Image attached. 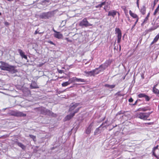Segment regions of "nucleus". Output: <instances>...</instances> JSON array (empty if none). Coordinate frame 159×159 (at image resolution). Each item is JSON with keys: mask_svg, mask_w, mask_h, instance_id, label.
Here are the masks:
<instances>
[{"mask_svg": "<svg viewBox=\"0 0 159 159\" xmlns=\"http://www.w3.org/2000/svg\"><path fill=\"white\" fill-rule=\"evenodd\" d=\"M151 112L144 113V112H138L136 114L137 117L140 118L143 120H147Z\"/></svg>", "mask_w": 159, "mask_h": 159, "instance_id": "nucleus-1", "label": "nucleus"}, {"mask_svg": "<svg viewBox=\"0 0 159 159\" xmlns=\"http://www.w3.org/2000/svg\"><path fill=\"white\" fill-rule=\"evenodd\" d=\"M1 63L2 65L9 69L11 72L15 73L17 71L15 69V66L9 65L8 64L2 62H1Z\"/></svg>", "mask_w": 159, "mask_h": 159, "instance_id": "nucleus-2", "label": "nucleus"}, {"mask_svg": "<svg viewBox=\"0 0 159 159\" xmlns=\"http://www.w3.org/2000/svg\"><path fill=\"white\" fill-rule=\"evenodd\" d=\"M79 25L82 27H87L89 26H92L93 24L89 23L87 20L86 18H84L80 22Z\"/></svg>", "mask_w": 159, "mask_h": 159, "instance_id": "nucleus-3", "label": "nucleus"}, {"mask_svg": "<svg viewBox=\"0 0 159 159\" xmlns=\"http://www.w3.org/2000/svg\"><path fill=\"white\" fill-rule=\"evenodd\" d=\"M81 107H79L77 109H75L74 112L72 113H70L69 115H67L65 117V120H69L71 119L75 115V114L77 113L80 109V108Z\"/></svg>", "mask_w": 159, "mask_h": 159, "instance_id": "nucleus-4", "label": "nucleus"}, {"mask_svg": "<svg viewBox=\"0 0 159 159\" xmlns=\"http://www.w3.org/2000/svg\"><path fill=\"white\" fill-rule=\"evenodd\" d=\"M41 112L42 113L48 116H54V113L50 111L43 107L41 108Z\"/></svg>", "mask_w": 159, "mask_h": 159, "instance_id": "nucleus-5", "label": "nucleus"}, {"mask_svg": "<svg viewBox=\"0 0 159 159\" xmlns=\"http://www.w3.org/2000/svg\"><path fill=\"white\" fill-rule=\"evenodd\" d=\"M116 33L117 34V43H119L120 42V40L121 38V32L120 30L118 28H116L115 29Z\"/></svg>", "mask_w": 159, "mask_h": 159, "instance_id": "nucleus-6", "label": "nucleus"}, {"mask_svg": "<svg viewBox=\"0 0 159 159\" xmlns=\"http://www.w3.org/2000/svg\"><path fill=\"white\" fill-rule=\"evenodd\" d=\"M51 13L49 12H44L41 13L39 15V17L41 19H48L50 17Z\"/></svg>", "mask_w": 159, "mask_h": 159, "instance_id": "nucleus-7", "label": "nucleus"}, {"mask_svg": "<svg viewBox=\"0 0 159 159\" xmlns=\"http://www.w3.org/2000/svg\"><path fill=\"white\" fill-rule=\"evenodd\" d=\"M111 63V61L110 60L107 61L105 63L99 66V68L102 69V70H103L106 68Z\"/></svg>", "mask_w": 159, "mask_h": 159, "instance_id": "nucleus-8", "label": "nucleus"}, {"mask_svg": "<svg viewBox=\"0 0 159 159\" xmlns=\"http://www.w3.org/2000/svg\"><path fill=\"white\" fill-rule=\"evenodd\" d=\"M80 104L79 103H72L70 106L69 111H71L74 110Z\"/></svg>", "mask_w": 159, "mask_h": 159, "instance_id": "nucleus-9", "label": "nucleus"}, {"mask_svg": "<svg viewBox=\"0 0 159 159\" xmlns=\"http://www.w3.org/2000/svg\"><path fill=\"white\" fill-rule=\"evenodd\" d=\"M11 115L17 116H26V114L20 111L14 112Z\"/></svg>", "mask_w": 159, "mask_h": 159, "instance_id": "nucleus-10", "label": "nucleus"}, {"mask_svg": "<svg viewBox=\"0 0 159 159\" xmlns=\"http://www.w3.org/2000/svg\"><path fill=\"white\" fill-rule=\"evenodd\" d=\"M117 12V11H116L114 10H111L108 12V16H111L114 17L116 15Z\"/></svg>", "mask_w": 159, "mask_h": 159, "instance_id": "nucleus-11", "label": "nucleus"}, {"mask_svg": "<svg viewBox=\"0 0 159 159\" xmlns=\"http://www.w3.org/2000/svg\"><path fill=\"white\" fill-rule=\"evenodd\" d=\"M93 70L94 76H95V75L103 71L102 70V69H101V68H99V67Z\"/></svg>", "mask_w": 159, "mask_h": 159, "instance_id": "nucleus-12", "label": "nucleus"}, {"mask_svg": "<svg viewBox=\"0 0 159 159\" xmlns=\"http://www.w3.org/2000/svg\"><path fill=\"white\" fill-rule=\"evenodd\" d=\"M18 51L22 58H24L26 59H27V56L25 54V52H23L21 49H19Z\"/></svg>", "mask_w": 159, "mask_h": 159, "instance_id": "nucleus-13", "label": "nucleus"}, {"mask_svg": "<svg viewBox=\"0 0 159 159\" xmlns=\"http://www.w3.org/2000/svg\"><path fill=\"white\" fill-rule=\"evenodd\" d=\"M138 97L139 98H141L142 97H144L145 98V99L146 101H148L150 100V98L147 95H146L144 93H140L138 95Z\"/></svg>", "mask_w": 159, "mask_h": 159, "instance_id": "nucleus-14", "label": "nucleus"}, {"mask_svg": "<svg viewBox=\"0 0 159 159\" xmlns=\"http://www.w3.org/2000/svg\"><path fill=\"white\" fill-rule=\"evenodd\" d=\"M93 125L92 123L90 124L89 127L87 128L85 131V133L87 134H89L91 131V129Z\"/></svg>", "mask_w": 159, "mask_h": 159, "instance_id": "nucleus-15", "label": "nucleus"}, {"mask_svg": "<svg viewBox=\"0 0 159 159\" xmlns=\"http://www.w3.org/2000/svg\"><path fill=\"white\" fill-rule=\"evenodd\" d=\"M84 72V73H85V74H86L85 75L87 76H94L93 70H92L91 71H85Z\"/></svg>", "mask_w": 159, "mask_h": 159, "instance_id": "nucleus-16", "label": "nucleus"}, {"mask_svg": "<svg viewBox=\"0 0 159 159\" xmlns=\"http://www.w3.org/2000/svg\"><path fill=\"white\" fill-rule=\"evenodd\" d=\"M102 124L100 125V126L98 128L96 129L95 131L94 132V135H97L98 134L101 133V130L100 129L102 127Z\"/></svg>", "mask_w": 159, "mask_h": 159, "instance_id": "nucleus-17", "label": "nucleus"}, {"mask_svg": "<svg viewBox=\"0 0 159 159\" xmlns=\"http://www.w3.org/2000/svg\"><path fill=\"white\" fill-rule=\"evenodd\" d=\"M54 36L58 39H61L62 37V35L59 32H57L56 33L54 34Z\"/></svg>", "mask_w": 159, "mask_h": 159, "instance_id": "nucleus-18", "label": "nucleus"}, {"mask_svg": "<svg viewBox=\"0 0 159 159\" xmlns=\"http://www.w3.org/2000/svg\"><path fill=\"white\" fill-rule=\"evenodd\" d=\"M17 145L20 147L22 149L25 150L26 148V147L22 143L20 142L17 143Z\"/></svg>", "mask_w": 159, "mask_h": 159, "instance_id": "nucleus-19", "label": "nucleus"}, {"mask_svg": "<svg viewBox=\"0 0 159 159\" xmlns=\"http://www.w3.org/2000/svg\"><path fill=\"white\" fill-rule=\"evenodd\" d=\"M129 13L130 15L132 16L134 18H136V19H137V18H139L138 17V16L137 15H136V14L134 13H133L132 11L130 10L129 11Z\"/></svg>", "mask_w": 159, "mask_h": 159, "instance_id": "nucleus-20", "label": "nucleus"}, {"mask_svg": "<svg viewBox=\"0 0 159 159\" xmlns=\"http://www.w3.org/2000/svg\"><path fill=\"white\" fill-rule=\"evenodd\" d=\"M146 7L144 6H143L141 9V12L142 14L144 15L146 12Z\"/></svg>", "mask_w": 159, "mask_h": 159, "instance_id": "nucleus-21", "label": "nucleus"}, {"mask_svg": "<svg viewBox=\"0 0 159 159\" xmlns=\"http://www.w3.org/2000/svg\"><path fill=\"white\" fill-rule=\"evenodd\" d=\"M105 87L108 88H110V89H112V88H114L115 87V85H109L108 84H106L105 85Z\"/></svg>", "mask_w": 159, "mask_h": 159, "instance_id": "nucleus-22", "label": "nucleus"}, {"mask_svg": "<svg viewBox=\"0 0 159 159\" xmlns=\"http://www.w3.org/2000/svg\"><path fill=\"white\" fill-rule=\"evenodd\" d=\"M149 15H150V13H149L147 15V16L145 18V19H144V20H143V24H145L146 23L148 19V18L149 17Z\"/></svg>", "mask_w": 159, "mask_h": 159, "instance_id": "nucleus-23", "label": "nucleus"}, {"mask_svg": "<svg viewBox=\"0 0 159 159\" xmlns=\"http://www.w3.org/2000/svg\"><path fill=\"white\" fill-rule=\"evenodd\" d=\"M0 68L2 70H7L10 72V70L9 69L6 68L5 67L3 66L2 65L0 66Z\"/></svg>", "mask_w": 159, "mask_h": 159, "instance_id": "nucleus-24", "label": "nucleus"}, {"mask_svg": "<svg viewBox=\"0 0 159 159\" xmlns=\"http://www.w3.org/2000/svg\"><path fill=\"white\" fill-rule=\"evenodd\" d=\"M70 84V83L69 81L66 82L62 84V87H65L67 86L68 85H69Z\"/></svg>", "mask_w": 159, "mask_h": 159, "instance_id": "nucleus-25", "label": "nucleus"}, {"mask_svg": "<svg viewBox=\"0 0 159 159\" xmlns=\"http://www.w3.org/2000/svg\"><path fill=\"white\" fill-rule=\"evenodd\" d=\"M153 91L155 94H159V90L158 89L155 88V87L153 88Z\"/></svg>", "mask_w": 159, "mask_h": 159, "instance_id": "nucleus-26", "label": "nucleus"}, {"mask_svg": "<svg viewBox=\"0 0 159 159\" xmlns=\"http://www.w3.org/2000/svg\"><path fill=\"white\" fill-rule=\"evenodd\" d=\"M76 81L77 82H85V80H84L83 79H80V78H78L76 77Z\"/></svg>", "mask_w": 159, "mask_h": 159, "instance_id": "nucleus-27", "label": "nucleus"}, {"mask_svg": "<svg viewBox=\"0 0 159 159\" xmlns=\"http://www.w3.org/2000/svg\"><path fill=\"white\" fill-rule=\"evenodd\" d=\"M76 77H73L72 78H70L69 80V82H70V83L71 84L72 82H75L76 81Z\"/></svg>", "mask_w": 159, "mask_h": 159, "instance_id": "nucleus-28", "label": "nucleus"}, {"mask_svg": "<svg viewBox=\"0 0 159 159\" xmlns=\"http://www.w3.org/2000/svg\"><path fill=\"white\" fill-rule=\"evenodd\" d=\"M159 39V33L157 34L155 37L154 39V42H156L158 41Z\"/></svg>", "mask_w": 159, "mask_h": 159, "instance_id": "nucleus-29", "label": "nucleus"}, {"mask_svg": "<svg viewBox=\"0 0 159 159\" xmlns=\"http://www.w3.org/2000/svg\"><path fill=\"white\" fill-rule=\"evenodd\" d=\"M105 4V2H102L101 4L98 5L96 7H102V6L104 5Z\"/></svg>", "mask_w": 159, "mask_h": 159, "instance_id": "nucleus-30", "label": "nucleus"}, {"mask_svg": "<svg viewBox=\"0 0 159 159\" xmlns=\"http://www.w3.org/2000/svg\"><path fill=\"white\" fill-rule=\"evenodd\" d=\"M39 30H38V29H37L35 32L34 33V34H42V33H43V32H41V33H39Z\"/></svg>", "mask_w": 159, "mask_h": 159, "instance_id": "nucleus-31", "label": "nucleus"}, {"mask_svg": "<svg viewBox=\"0 0 159 159\" xmlns=\"http://www.w3.org/2000/svg\"><path fill=\"white\" fill-rule=\"evenodd\" d=\"M30 137L32 139L34 140L36 138V137L35 136L32 135H29Z\"/></svg>", "mask_w": 159, "mask_h": 159, "instance_id": "nucleus-32", "label": "nucleus"}, {"mask_svg": "<svg viewBox=\"0 0 159 159\" xmlns=\"http://www.w3.org/2000/svg\"><path fill=\"white\" fill-rule=\"evenodd\" d=\"M30 87L32 89H35L37 88L36 86L33 85L32 84L30 85Z\"/></svg>", "mask_w": 159, "mask_h": 159, "instance_id": "nucleus-33", "label": "nucleus"}, {"mask_svg": "<svg viewBox=\"0 0 159 159\" xmlns=\"http://www.w3.org/2000/svg\"><path fill=\"white\" fill-rule=\"evenodd\" d=\"M133 101V99L132 98H130L129 99V101L130 102H132Z\"/></svg>", "mask_w": 159, "mask_h": 159, "instance_id": "nucleus-34", "label": "nucleus"}, {"mask_svg": "<svg viewBox=\"0 0 159 159\" xmlns=\"http://www.w3.org/2000/svg\"><path fill=\"white\" fill-rule=\"evenodd\" d=\"M58 72L59 73H62L63 72V70H58Z\"/></svg>", "mask_w": 159, "mask_h": 159, "instance_id": "nucleus-35", "label": "nucleus"}, {"mask_svg": "<svg viewBox=\"0 0 159 159\" xmlns=\"http://www.w3.org/2000/svg\"><path fill=\"white\" fill-rule=\"evenodd\" d=\"M141 111H146L147 110V109H146L145 108H142L140 110Z\"/></svg>", "mask_w": 159, "mask_h": 159, "instance_id": "nucleus-36", "label": "nucleus"}, {"mask_svg": "<svg viewBox=\"0 0 159 159\" xmlns=\"http://www.w3.org/2000/svg\"><path fill=\"white\" fill-rule=\"evenodd\" d=\"M66 39L68 42H72V41L71 40L69 39L68 38H66Z\"/></svg>", "mask_w": 159, "mask_h": 159, "instance_id": "nucleus-37", "label": "nucleus"}, {"mask_svg": "<svg viewBox=\"0 0 159 159\" xmlns=\"http://www.w3.org/2000/svg\"><path fill=\"white\" fill-rule=\"evenodd\" d=\"M66 89H65V90H63V91H59V92H58V93H63V92H65L66 91Z\"/></svg>", "mask_w": 159, "mask_h": 159, "instance_id": "nucleus-38", "label": "nucleus"}, {"mask_svg": "<svg viewBox=\"0 0 159 159\" xmlns=\"http://www.w3.org/2000/svg\"><path fill=\"white\" fill-rule=\"evenodd\" d=\"M153 154L154 155V156L156 157L157 158H158V157L159 158V156H158H158H157V155H156V154H155L154 152H153Z\"/></svg>", "mask_w": 159, "mask_h": 159, "instance_id": "nucleus-39", "label": "nucleus"}, {"mask_svg": "<svg viewBox=\"0 0 159 159\" xmlns=\"http://www.w3.org/2000/svg\"><path fill=\"white\" fill-rule=\"evenodd\" d=\"M147 124H148V125H151L153 124V122H150V123H147Z\"/></svg>", "mask_w": 159, "mask_h": 159, "instance_id": "nucleus-40", "label": "nucleus"}, {"mask_svg": "<svg viewBox=\"0 0 159 159\" xmlns=\"http://www.w3.org/2000/svg\"><path fill=\"white\" fill-rule=\"evenodd\" d=\"M49 43H50L52 44H54V43L52 41H51L49 42Z\"/></svg>", "mask_w": 159, "mask_h": 159, "instance_id": "nucleus-41", "label": "nucleus"}, {"mask_svg": "<svg viewBox=\"0 0 159 159\" xmlns=\"http://www.w3.org/2000/svg\"><path fill=\"white\" fill-rule=\"evenodd\" d=\"M138 20H139V18L137 19L135 21V24H135V25H136V23H137V22L138 21Z\"/></svg>", "mask_w": 159, "mask_h": 159, "instance_id": "nucleus-42", "label": "nucleus"}, {"mask_svg": "<svg viewBox=\"0 0 159 159\" xmlns=\"http://www.w3.org/2000/svg\"><path fill=\"white\" fill-rule=\"evenodd\" d=\"M156 43V42H154V40H153V41L151 43V45L152 44H153V43Z\"/></svg>", "mask_w": 159, "mask_h": 159, "instance_id": "nucleus-43", "label": "nucleus"}, {"mask_svg": "<svg viewBox=\"0 0 159 159\" xmlns=\"http://www.w3.org/2000/svg\"><path fill=\"white\" fill-rule=\"evenodd\" d=\"M157 2H156V1H155L154 2V6H153V7H154V6L156 4V3H157Z\"/></svg>", "mask_w": 159, "mask_h": 159, "instance_id": "nucleus-44", "label": "nucleus"}, {"mask_svg": "<svg viewBox=\"0 0 159 159\" xmlns=\"http://www.w3.org/2000/svg\"><path fill=\"white\" fill-rule=\"evenodd\" d=\"M158 148V145H157V146H156V147H154V149H157Z\"/></svg>", "mask_w": 159, "mask_h": 159, "instance_id": "nucleus-45", "label": "nucleus"}, {"mask_svg": "<svg viewBox=\"0 0 159 159\" xmlns=\"http://www.w3.org/2000/svg\"><path fill=\"white\" fill-rule=\"evenodd\" d=\"M157 85H158V84H156L153 87H155V88H156V87L157 86Z\"/></svg>", "mask_w": 159, "mask_h": 159, "instance_id": "nucleus-46", "label": "nucleus"}, {"mask_svg": "<svg viewBox=\"0 0 159 159\" xmlns=\"http://www.w3.org/2000/svg\"><path fill=\"white\" fill-rule=\"evenodd\" d=\"M135 24H134L132 26V28H131V30H132L133 29V28L135 26Z\"/></svg>", "mask_w": 159, "mask_h": 159, "instance_id": "nucleus-47", "label": "nucleus"}, {"mask_svg": "<svg viewBox=\"0 0 159 159\" xmlns=\"http://www.w3.org/2000/svg\"><path fill=\"white\" fill-rule=\"evenodd\" d=\"M53 31L56 33L58 32L57 31H56L54 29L53 30Z\"/></svg>", "mask_w": 159, "mask_h": 159, "instance_id": "nucleus-48", "label": "nucleus"}, {"mask_svg": "<svg viewBox=\"0 0 159 159\" xmlns=\"http://www.w3.org/2000/svg\"><path fill=\"white\" fill-rule=\"evenodd\" d=\"M137 101H136V102H135V103L133 105H135L136 104V103H137Z\"/></svg>", "mask_w": 159, "mask_h": 159, "instance_id": "nucleus-49", "label": "nucleus"}, {"mask_svg": "<svg viewBox=\"0 0 159 159\" xmlns=\"http://www.w3.org/2000/svg\"><path fill=\"white\" fill-rule=\"evenodd\" d=\"M138 0H137V4L138 7H139Z\"/></svg>", "mask_w": 159, "mask_h": 159, "instance_id": "nucleus-50", "label": "nucleus"}, {"mask_svg": "<svg viewBox=\"0 0 159 159\" xmlns=\"http://www.w3.org/2000/svg\"><path fill=\"white\" fill-rule=\"evenodd\" d=\"M120 49H121V46L120 45H119V49H120Z\"/></svg>", "mask_w": 159, "mask_h": 159, "instance_id": "nucleus-51", "label": "nucleus"}, {"mask_svg": "<svg viewBox=\"0 0 159 159\" xmlns=\"http://www.w3.org/2000/svg\"><path fill=\"white\" fill-rule=\"evenodd\" d=\"M117 13L118 14V16H120V13L118 12H117Z\"/></svg>", "mask_w": 159, "mask_h": 159, "instance_id": "nucleus-52", "label": "nucleus"}, {"mask_svg": "<svg viewBox=\"0 0 159 159\" xmlns=\"http://www.w3.org/2000/svg\"><path fill=\"white\" fill-rule=\"evenodd\" d=\"M5 24L6 25H8V23L7 22H6L5 23Z\"/></svg>", "mask_w": 159, "mask_h": 159, "instance_id": "nucleus-53", "label": "nucleus"}, {"mask_svg": "<svg viewBox=\"0 0 159 159\" xmlns=\"http://www.w3.org/2000/svg\"><path fill=\"white\" fill-rule=\"evenodd\" d=\"M159 0H155V1H156V2H158Z\"/></svg>", "mask_w": 159, "mask_h": 159, "instance_id": "nucleus-54", "label": "nucleus"}, {"mask_svg": "<svg viewBox=\"0 0 159 159\" xmlns=\"http://www.w3.org/2000/svg\"><path fill=\"white\" fill-rule=\"evenodd\" d=\"M7 0L8 1H13V0Z\"/></svg>", "mask_w": 159, "mask_h": 159, "instance_id": "nucleus-55", "label": "nucleus"}, {"mask_svg": "<svg viewBox=\"0 0 159 159\" xmlns=\"http://www.w3.org/2000/svg\"><path fill=\"white\" fill-rule=\"evenodd\" d=\"M119 92H118V93H117V94H118V95H119Z\"/></svg>", "mask_w": 159, "mask_h": 159, "instance_id": "nucleus-56", "label": "nucleus"}, {"mask_svg": "<svg viewBox=\"0 0 159 159\" xmlns=\"http://www.w3.org/2000/svg\"><path fill=\"white\" fill-rule=\"evenodd\" d=\"M147 120H150V119H148Z\"/></svg>", "mask_w": 159, "mask_h": 159, "instance_id": "nucleus-57", "label": "nucleus"}, {"mask_svg": "<svg viewBox=\"0 0 159 159\" xmlns=\"http://www.w3.org/2000/svg\"><path fill=\"white\" fill-rule=\"evenodd\" d=\"M1 15V12H0V15Z\"/></svg>", "mask_w": 159, "mask_h": 159, "instance_id": "nucleus-58", "label": "nucleus"}, {"mask_svg": "<svg viewBox=\"0 0 159 159\" xmlns=\"http://www.w3.org/2000/svg\"><path fill=\"white\" fill-rule=\"evenodd\" d=\"M42 32H40L39 31V33H41Z\"/></svg>", "mask_w": 159, "mask_h": 159, "instance_id": "nucleus-59", "label": "nucleus"}]
</instances>
